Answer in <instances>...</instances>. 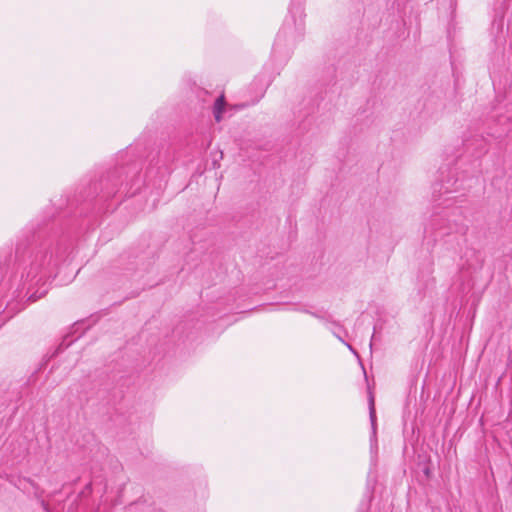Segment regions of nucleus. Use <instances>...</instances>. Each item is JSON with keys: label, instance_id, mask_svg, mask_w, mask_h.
<instances>
[{"label": "nucleus", "instance_id": "1", "mask_svg": "<svg viewBox=\"0 0 512 512\" xmlns=\"http://www.w3.org/2000/svg\"><path fill=\"white\" fill-rule=\"evenodd\" d=\"M52 260V255L47 251H39L36 253L33 262L31 263L28 276L36 277L39 272L46 268Z\"/></svg>", "mask_w": 512, "mask_h": 512}, {"label": "nucleus", "instance_id": "2", "mask_svg": "<svg viewBox=\"0 0 512 512\" xmlns=\"http://www.w3.org/2000/svg\"><path fill=\"white\" fill-rule=\"evenodd\" d=\"M369 418L371 422L372 427V437L371 442L375 443L377 445V439H376V433H377V424H376V411H375V404H374V397L372 394H370L369 397Z\"/></svg>", "mask_w": 512, "mask_h": 512}, {"label": "nucleus", "instance_id": "3", "mask_svg": "<svg viewBox=\"0 0 512 512\" xmlns=\"http://www.w3.org/2000/svg\"><path fill=\"white\" fill-rule=\"evenodd\" d=\"M225 97L224 95H220L215 103H214V107H213V114H214V118L216 120V122H220L222 120V113L224 111V108H225Z\"/></svg>", "mask_w": 512, "mask_h": 512}, {"label": "nucleus", "instance_id": "4", "mask_svg": "<svg viewBox=\"0 0 512 512\" xmlns=\"http://www.w3.org/2000/svg\"><path fill=\"white\" fill-rule=\"evenodd\" d=\"M39 297L35 296V294L30 295L29 300L36 301Z\"/></svg>", "mask_w": 512, "mask_h": 512}, {"label": "nucleus", "instance_id": "5", "mask_svg": "<svg viewBox=\"0 0 512 512\" xmlns=\"http://www.w3.org/2000/svg\"><path fill=\"white\" fill-rule=\"evenodd\" d=\"M86 488L90 489L91 488V483H89Z\"/></svg>", "mask_w": 512, "mask_h": 512}]
</instances>
